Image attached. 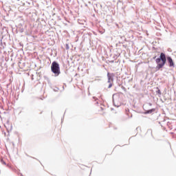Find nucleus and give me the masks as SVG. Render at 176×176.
Instances as JSON below:
<instances>
[{
  "label": "nucleus",
  "mask_w": 176,
  "mask_h": 176,
  "mask_svg": "<svg viewBox=\"0 0 176 176\" xmlns=\"http://www.w3.org/2000/svg\"><path fill=\"white\" fill-rule=\"evenodd\" d=\"M166 61H167V59L166 58V54H164V53H161L160 58H157L155 60V62L157 64V65L156 67L157 71H159V69H160L163 67H164Z\"/></svg>",
  "instance_id": "1"
},
{
  "label": "nucleus",
  "mask_w": 176,
  "mask_h": 176,
  "mask_svg": "<svg viewBox=\"0 0 176 176\" xmlns=\"http://www.w3.org/2000/svg\"><path fill=\"white\" fill-rule=\"evenodd\" d=\"M167 60L169 63V67H174V61H173V58H171V57H167Z\"/></svg>",
  "instance_id": "3"
},
{
  "label": "nucleus",
  "mask_w": 176,
  "mask_h": 176,
  "mask_svg": "<svg viewBox=\"0 0 176 176\" xmlns=\"http://www.w3.org/2000/svg\"><path fill=\"white\" fill-rule=\"evenodd\" d=\"M51 71L54 74L55 76H58L61 74L60 71V65L57 62L54 61L52 63Z\"/></svg>",
  "instance_id": "2"
},
{
  "label": "nucleus",
  "mask_w": 176,
  "mask_h": 176,
  "mask_svg": "<svg viewBox=\"0 0 176 176\" xmlns=\"http://www.w3.org/2000/svg\"><path fill=\"white\" fill-rule=\"evenodd\" d=\"M153 58H154V59L156 58V56H155Z\"/></svg>",
  "instance_id": "5"
},
{
  "label": "nucleus",
  "mask_w": 176,
  "mask_h": 176,
  "mask_svg": "<svg viewBox=\"0 0 176 176\" xmlns=\"http://www.w3.org/2000/svg\"><path fill=\"white\" fill-rule=\"evenodd\" d=\"M107 78L109 80H111V74H109V73L107 74Z\"/></svg>",
  "instance_id": "4"
}]
</instances>
